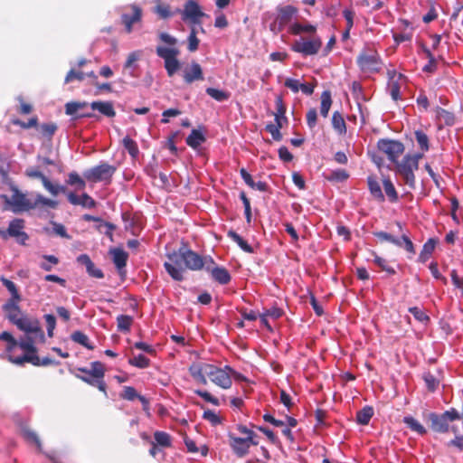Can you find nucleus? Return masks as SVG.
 Segmentation results:
<instances>
[{"mask_svg": "<svg viewBox=\"0 0 463 463\" xmlns=\"http://www.w3.org/2000/svg\"><path fill=\"white\" fill-rule=\"evenodd\" d=\"M378 153L385 155L392 163H397L398 158L404 152V145L398 141L388 138H382L377 142Z\"/></svg>", "mask_w": 463, "mask_h": 463, "instance_id": "9b49d317", "label": "nucleus"}, {"mask_svg": "<svg viewBox=\"0 0 463 463\" xmlns=\"http://www.w3.org/2000/svg\"><path fill=\"white\" fill-rule=\"evenodd\" d=\"M68 201L73 205H81L86 208H94L96 206L95 200L88 194L84 193L80 196L71 192L67 195Z\"/></svg>", "mask_w": 463, "mask_h": 463, "instance_id": "393cba45", "label": "nucleus"}, {"mask_svg": "<svg viewBox=\"0 0 463 463\" xmlns=\"http://www.w3.org/2000/svg\"><path fill=\"white\" fill-rule=\"evenodd\" d=\"M209 370L204 371L207 373V377L212 383L220 386L222 389H229L232 386V378L228 373V371H232L230 366H225L224 369L217 367L213 364H209Z\"/></svg>", "mask_w": 463, "mask_h": 463, "instance_id": "4468645a", "label": "nucleus"}, {"mask_svg": "<svg viewBox=\"0 0 463 463\" xmlns=\"http://www.w3.org/2000/svg\"><path fill=\"white\" fill-rule=\"evenodd\" d=\"M207 272L212 276V279L221 285H227L231 279V274L228 269L224 267L217 266L213 260V263L206 266Z\"/></svg>", "mask_w": 463, "mask_h": 463, "instance_id": "aec40b11", "label": "nucleus"}, {"mask_svg": "<svg viewBox=\"0 0 463 463\" xmlns=\"http://www.w3.org/2000/svg\"><path fill=\"white\" fill-rule=\"evenodd\" d=\"M298 10L293 5H285L278 9V16L276 23L279 25L281 30L291 19L298 14Z\"/></svg>", "mask_w": 463, "mask_h": 463, "instance_id": "b1692460", "label": "nucleus"}, {"mask_svg": "<svg viewBox=\"0 0 463 463\" xmlns=\"http://www.w3.org/2000/svg\"><path fill=\"white\" fill-rule=\"evenodd\" d=\"M203 142H205V137L198 129H193L190 135L186 137V144L192 148H197Z\"/></svg>", "mask_w": 463, "mask_h": 463, "instance_id": "473e14b6", "label": "nucleus"}, {"mask_svg": "<svg viewBox=\"0 0 463 463\" xmlns=\"http://www.w3.org/2000/svg\"><path fill=\"white\" fill-rule=\"evenodd\" d=\"M196 34H197L196 29L194 27H192L190 34L187 39V41H188L187 48H188L189 52H193L198 49L200 41L197 38Z\"/></svg>", "mask_w": 463, "mask_h": 463, "instance_id": "052dcab7", "label": "nucleus"}, {"mask_svg": "<svg viewBox=\"0 0 463 463\" xmlns=\"http://www.w3.org/2000/svg\"><path fill=\"white\" fill-rule=\"evenodd\" d=\"M209 364H193L189 368L190 374L198 383L205 385L207 383V373L204 371H208Z\"/></svg>", "mask_w": 463, "mask_h": 463, "instance_id": "cd10ccee", "label": "nucleus"}, {"mask_svg": "<svg viewBox=\"0 0 463 463\" xmlns=\"http://www.w3.org/2000/svg\"><path fill=\"white\" fill-rule=\"evenodd\" d=\"M155 440L156 444L162 447H170L171 446V437L168 433L164 431H156L154 435Z\"/></svg>", "mask_w": 463, "mask_h": 463, "instance_id": "6e6d98bb", "label": "nucleus"}, {"mask_svg": "<svg viewBox=\"0 0 463 463\" xmlns=\"http://www.w3.org/2000/svg\"><path fill=\"white\" fill-rule=\"evenodd\" d=\"M0 340L6 342L5 350L8 354H13L14 349L16 346H19L21 349L25 351V354L37 353V349L34 344L35 342H39V340L35 339L33 335H27L18 341L13 336L11 333L4 331L0 334Z\"/></svg>", "mask_w": 463, "mask_h": 463, "instance_id": "423d86ee", "label": "nucleus"}, {"mask_svg": "<svg viewBox=\"0 0 463 463\" xmlns=\"http://www.w3.org/2000/svg\"><path fill=\"white\" fill-rule=\"evenodd\" d=\"M437 244V241L433 238H430L422 247V250L419 255L418 260L421 263L426 262L431 254L433 253L435 247Z\"/></svg>", "mask_w": 463, "mask_h": 463, "instance_id": "7c9ffc66", "label": "nucleus"}, {"mask_svg": "<svg viewBox=\"0 0 463 463\" xmlns=\"http://www.w3.org/2000/svg\"><path fill=\"white\" fill-rule=\"evenodd\" d=\"M132 324L133 317L128 315H119L117 317V326L120 332H129Z\"/></svg>", "mask_w": 463, "mask_h": 463, "instance_id": "a19ab883", "label": "nucleus"}, {"mask_svg": "<svg viewBox=\"0 0 463 463\" xmlns=\"http://www.w3.org/2000/svg\"><path fill=\"white\" fill-rule=\"evenodd\" d=\"M436 116L438 119L442 120L448 126H452L455 123L454 114L442 108L436 109Z\"/></svg>", "mask_w": 463, "mask_h": 463, "instance_id": "49530a36", "label": "nucleus"}, {"mask_svg": "<svg viewBox=\"0 0 463 463\" xmlns=\"http://www.w3.org/2000/svg\"><path fill=\"white\" fill-rule=\"evenodd\" d=\"M332 105L331 93L328 90H325L321 94V106L320 114L322 117L326 118L328 116L330 108Z\"/></svg>", "mask_w": 463, "mask_h": 463, "instance_id": "4c0bfd02", "label": "nucleus"}, {"mask_svg": "<svg viewBox=\"0 0 463 463\" xmlns=\"http://www.w3.org/2000/svg\"><path fill=\"white\" fill-rule=\"evenodd\" d=\"M182 20L192 24H201L202 18L205 14L202 11L199 4L194 0H188L184 5V9L179 11Z\"/></svg>", "mask_w": 463, "mask_h": 463, "instance_id": "2eb2a0df", "label": "nucleus"}, {"mask_svg": "<svg viewBox=\"0 0 463 463\" xmlns=\"http://www.w3.org/2000/svg\"><path fill=\"white\" fill-rule=\"evenodd\" d=\"M20 330L26 333V335H33L34 338L39 342H44V332L41 327L38 319L30 318L26 315H23L14 324Z\"/></svg>", "mask_w": 463, "mask_h": 463, "instance_id": "ddd939ff", "label": "nucleus"}, {"mask_svg": "<svg viewBox=\"0 0 463 463\" xmlns=\"http://www.w3.org/2000/svg\"><path fill=\"white\" fill-rule=\"evenodd\" d=\"M132 13L123 14L121 15V22L125 25L126 32L130 33L133 30V24L141 21L142 10L136 5L130 6Z\"/></svg>", "mask_w": 463, "mask_h": 463, "instance_id": "4be33fe9", "label": "nucleus"}, {"mask_svg": "<svg viewBox=\"0 0 463 463\" xmlns=\"http://www.w3.org/2000/svg\"><path fill=\"white\" fill-rule=\"evenodd\" d=\"M396 165V172L402 177L403 182L411 189L416 187V177L414 171L418 169L417 162L415 159L410 158V154L404 156L402 160L394 163Z\"/></svg>", "mask_w": 463, "mask_h": 463, "instance_id": "1a4fd4ad", "label": "nucleus"}, {"mask_svg": "<svg viewBox=\"0 0 463 463\" xmlns=\"http://www.w3.org/2000/svg\"><path fill=\"white\" fill-rule=\"evenodd\" d=\"M206 93L217 101H224L230 98V93L215 88H207Z\"/></svg>", "mask_w": 463, "mask_h": 463, "instance_id": "864d4df0", "label": "nucleus"}, {"mask_svg": "<svg viewBox=\"0 0 463 463\" xmlns=\"http://www.w3.org/2000/svg\"><path fill=\"white\" fill-rule=\"evenodd\" d=\"M164 267L174 280H184V263L182 247L178 250L167 254V260L164 263Z\"/></svg>", "mask_w": 463, "mask_h": 463, "instance_id": "0eeeda50", "label": "nucleus"}, {"mask_svg": "<svg viewBox=\"0 0 463 463\" xmlns=\"http://www.w3.org/2000/svg\"><path fill=\"white\" fill-rule=\"evenodd\" d=\"M36 129L39 131L41 137L51 140L58 129V126L54 122H48L39 125Z\"/></svg>", "mask_w": 463, "mask_h": 463, "instance_id": "2f4dec72", "label": "nucleus"}, {"mask_svg": "<svg viewBox=\"0 0 463 463\" xmlns=\"http://www.w3.org/2000/svg\"><path fill=\"white\" fill-rule=\"evenodd\" d=\"M375 237H377L382 241H389L397 247H402V241L397 240L392 234L385 232H376L373 233Z\"/></svg>", "mask_w": 463, "mask_h": 463, "instance_id": "bf43d9fd", "label": "nucleus"}, {"mask_svg": "<svg viewBox=\"0 0 463 463\" xmlns=\"http://www.w3.org/2000/svg\"><path fill=\"white\" fill-rule=\"evenodd\" d=\"M227 235L234 242H236L243 251L247 253H253V248L236 232L231 230L228 232Z\"/></svg>", "mask_w": 463, "mask_h": 463, "instance_id": "72a5a7b5", "label": "nucleus"}, {"mask_svg": "<svg viewBox=\"0 0 463 463\" xmlns=\"http://www.w3.org/2000/svg\"><path fill=\"white\" fill-rule=\"evenodd\" d=\"M349 177V174L344 170V169H337L335 171H332L330 175L326 177L328 181H335V182H344L347 180Z\"/></svg>", "mask_w": 463, "mask_h": 463, "instance_id": "13d9d810", "label": "nucleus"}, {"mask_svg": "<svg viewBox=\"0 0 463 463\" xmlns=\"http://www.w3.org/2000/svg\"><path fill=\"white\" fill-rule=\"evenodd\" d=\"M116 171V166L108 163H100L96 166L87 169L83 173V176L92 183L104 182L106 184H110Z\"/></svg>", "mask_w": 463, "mask_h": 463, "instance_id": "6e6552de", "label": "nucleus"}, {"mask_svg": "<svg viewBox=\"0 0 463 463\" xmlns=\"http://www.w3.org/2000/svg\"><path fill=\"white\" fill-rule=\"evenodd\" d=\"M13 124L15 126H19L24 129H28L31 128H38V118L37 117L31 118L27 122H24L21 119H14Z\"/></svg>", "mask_w": 463, "mask_h": 463, "instance_id": "69168bd1", "label": "nucleus"}, {"mask_svg": "<svg viewBox=\"0 0 463 463\" xmlns=\"http://www.w3.org/2000/svg\"><path fill=\"white\" fill-rule=\"evenodd\" d=\"M122 144H123L125 149L128 152V154L133 158H136L137 156V155L139 153V149H138L137 144L135 140H133L128 136H127L123 138Z\"/></svg>", "mask_w": 463, "mask_h": 463, "instance_id": "de8ad7c7", "label": "nucleus"}, {"mask_svg": "<svg viewBox=\"0 0 463 463\" xmlns=\"http://www.w3.org/2000/svg\"><path fill=\"white\" fill-rule=\"evenodd\" d=\"M139 393L137 390L132 386H124L123 391L120 392L119 396L123 400H127L132 402L137 399Z\"/></svg>", "mask_w": 463, "mask_h": 463, "instance_id": "4d7b16f0", "label": "nucleus"}, {"mask_svg": "<svg viewBox=\"0 0 463 463\" xmlns=\"http://www.w3.org/2000/svg\"><path fill=\"white\" fill-rule=\"evenodd\" d=\"M332 125L335 131L340 135L345 134L346 125L342 114L338 111H335L332 115Z\"/></svg>", "mask_w": 463, "mask_h": 463, "instance_id": "c9c22d12", "label": "nucleus"}, {"mask_svg": "<svg viewBox=\"0 0 463 463\" xmlns=\"http://www.w3.org/2000/svg\"><path fill=\"white\" fill-rule=\"evenodd\" d=\"M374 256L373 262L383 271L387 272L389 275H394L396 273L395 269L391 267L387 261V260L379 257L375 252H373Z\"/></svg>", "mask_w": 463, "mask_h": 463, "instance_id": "3c124183", "label": "nucleus"}, {"mask_svg": "<svg viewBox=\"0 0 463 463\" xmlns=\"http://www.w3.org/2000/svg\"><path fill=\"white\" fill-rule=\"evenodd\" d=\"M159 39L170 46L165 47L159 45L156 47V52L158 57L165 61V68L167 75L172 77L176 73L181 66L180 61L177 59L180 52L175 47L177 43V40L167 33H160Z\"/></svg>", "mask_w": 463, "mask_h": 463, "instance_id": "f03ea898", "label": "nucleus"}, {"mask_svg": "<svg viewBox=\"0 0 463 463\" xmlns=\"http://www.w3.org/2000/svg\"><path fill=\"white\" fill-rule=\"evenodd\" d=\"M128 364L132 366L145 369L147 368L150 365V360L146 357L144 354H138L137 356H135L133 358H130L128 360Z\"/></svg>", "mask_w": 463, "mask_h": 463, "instance_id": "603ef678", "label": "nucleus"}, {"mask_svg": "<svg viewBox=\"0 0 463 463\" xmlns=\"http://www.w3.org/2000/svg\"><path fill=\"white\" fill-rule=\"evenodd\" d=\"M71 338L75 343L81 345L89 350L94 349V345L90 344L88 335L81 331L73 332L71 335Z\"/></svg>", "mask_w": 463, "mask_h": 463, "instance_id": "58836bf2", "label": "nucleus"}, {"mask_svg": "<svg viewBox=\"0 0 463 463\" xmlns=\"http://www.w3.org/2000/svg\"><path fill=\"white\" fill-rule=\"evenodd\" d=\"M367 184L372 196L379 202H383L385 198L382 192L380 183L376 180V178L374 176H368Z\"/></svg>", "mask_w": 463, "mask_h": 463, "instance_id": "c756f323", "label": "nucleus"}, {"mask_svg": "<svg viewBox=\"0 0 463 463\" xmlns=\"http://www.w3.org/2000/svg\"><path fill=\"white\" fill-rule=\"evenodd\" d=\"M89 106L86 101H71L65 104V113L74 119L80 118H93V112H84L83 109Z\"/></svg>", "mask_w": 463, "mask_h": 463, "instance_id": "6ab92c4d", "label": "nucleus"}, {"mask_svg": "<svg viewBox=\"0 0 463 463\" xmlns=\"http://www.w3.org/2000/svg\"><path fill=\"white\" fill-rule=\"evenodd\" d=\"M8 360L16 364L24 365L25 363H30L34 366L41 365V359L36 353H28L21 356H14V354H8Z\"/></svg>", "mask_w": 463, "mask_h": 463, "instance_id": "a878e982", "label": "nucleus"}, {"mask_svg": "<svg viewBox=\"0 0 463 463\" xmlns=\"http://www.w3.org/2000/svg\"><path fill=\"white\" fill-rule=\"evenodd\" d=\"M356 63L364 73H377L383 68L382 58L373 47H364L356 58Z\"/></svg>", "mask_w": 463, "mask_h": 463, "instance_id": "20e7f679", "label": "nucleus"}, {"mask_svg": "<svg viewBox=\"0 0 463 463\" xmlns=\"http://www.w3.org/2000/svg\"><path fill=\"white\" fill-rule=\"evenodd\" d=\"M403 422L406 424V426L411 429L412 431L420 434L424 435L426 434L427 430L423 427L422 424H420L416 419H414L411 416H406L403 418Z\"/></svg>", "mask_w": 463, "mask_h": 463, "instance_id": "e433bc0d", "label": "nucleus"}, {"mask_svg": "<svg viewBox=\"0 0 463 463\" xmlns=\"http://www.w3.org/2000/svg\"><path fill=\"white\" fill-rule=\"evenodd\" d=\"M275 102L276 112L274 113V116L276 124H268L266 126V130L271 135L274 140L280 141L282 139L280 128L283 126V122H287L288 120L285 116L287 109L284 104L282 96H277Z\"/></svg>", "mask_w": 463, "mask_h": 463, "instance_id": "9d476101", "label": "nucleus"}, {"mask_svg": "<svg viewBox=\"0 0 463 463\" xmlns=\"http://www.w3.org/2000/svg\"><path fill=\"white\" fill-rule=\"evenodd\" d=\"M422 379L429 392H433L438 389L439 385V380L430 372L423 373Z\"/></svg>", "mask_w": 463, "mask_h": 463, "instance_id": "ea45409f", "label": "nucleus"}, {"mask_svg": "<svg viewBox=\"0 0 463 463\" xmlns=\"http://www.w3.org/2000/svg\"><path fill=\"white\" fill-rule=\"evenodd\" d=\"M184 80L187 84H191L195 80H203L204 79L201 65L196 61H192L190 66L184 71Z\"/></svg>", "mask_w": 463, "mask_h": 463, "instance_id": "5701e85b", "label": "nucleus"}, {"mask_svg": "<svg viewBox=\"0 0 463 463\" xmlns=\"http://www.w3.org/2000/svg\"><path fill=\"white\" fill-rule=\"evenodd\" d=\"M384 192L391 203H396L399 199L398 193L389 177L383 180Z\"/></svg>", "mask_w": 463, "mask_h": 463, "instance_id": "f704fd0d", "label": "nucleus"}, {"mask_svg": "<svg viewBox=\"0 0 463 463\" xmlns=\"http://www.w3.org/2000/svg\"><path fill=\"white\" fill-rule=\"evenodd\" d=\"M24 228V221L23 219H14L10 222L7 230L5 231L6 232V238L8 236L14 237L18 243L24 245L29 237L27 233L23 231Z\"/></svg>", "mask_w": 463, "mask_h": 463, "instance_id": "a211bd4d", "label": "nucleus"}, {"mask_svg": "<svg viewBox=\"0 0 463 463\" xmlns=\"http://www.w3.org/2000/svg\"><path fill=\"white\" fill-rule=\"evenodd\" d=\"M96 228L100 233H104L110 241H113V232L117 228L115 224L101 220Z\"/></svg>", "mask_w": 463, "mask_h": 463, "instance_id": "09e8293b", "label": "nucleus"}, {"mask_svg": "<svg viewBox=\"0 0 463 463\" xmlns=\"http://www.w3.org/2000/svg\"><path fill=\"white\" fill-rule=\"evenodd\" d=\"M11 191L13 194L11 197L2 194L0 197L8 205L13 213L28 212L33 209H55L58 206V202L43 197L42 194H37L34 201H31L23 194L16 186L12 185Z\"/></svg>", "mask_w": 463, "mask_h": 463, "instance_id": "f257e3e1", "label": "nucleus"}, {"mask_svg": "<svg viewBox=\"0 0 463 463\" xmlns=\"http://www.w3.org/2000/svg\"><path fill=\"white\" fill-rule=\"evenodd\" d=\"M322 46V41L319 37H315L311 40L301 38L296 41L292 45V50L296 52L302 53L305 56L317 54Z\"/></svg>", "mask_w": 463, "mask_h": 463, "instance_id": "dca6fc26", "label": "nucleus"}, {"mask_svg": "<svg viewBox=\"0 0 463 463\" xmlns=\"http://www.w3.org/2000/svg\"><path fill=\"white\" fill-rule=\"evenodd\" d=\"M67 182L70 185H77L80 189H83L86 186L85 181L76 172L69 174Z\"/></svg>", "mask_w": 463, "mask_h": 463, "instance_id": "774afa93", "label": "nucleus"}, {"mask_svg": "<svg viewBox=\"0 0 463 463\" xmlns=\"http://www.w3.org/2000/svg\"><path fill=\"white\" fill-rule=\"evenodd\" d=\"M155 13L163 19L169 18L173 15V13L170 11V6L161 3L155 6Z\"/></svg>", "mask_w": 463, "mask_h": 463, "instance_id": "0e129e2a", "label": "nucleus"}, {"mask_svg": "<svg viewBox=\"0 0 463 463\" xmlns=\"http://www.w3.org/2000/svg\"><path fill=\"white\" fill-rule=\"evenodd\" d=\"M184 269L190 270H201L206 269V266L213 263V258L211 256L202 257L195 251L186 248L182 247Z\"/></svg>", "mask_w": 463, "mask_h": 463, "instance_id": "f8f14e48", "label": "nucleus"}, {"mask_svg": "<svg viewBox=\"0 0 463 463\" xmlns=\"http://www.w3.org/2000/svg\"><path fill=\"white\" fill-rule=\"evenodd\" d=\"M112 255L113 263L119 272L126 267L128 254L122 249H113L110 250Z\"/></svg>", "mask_w": 463, "mask_h": 463, "instance_id": "c85d7f7f", "label": "nucleus"}, {"mask_svg": "<svg viewBox=\"0 0 463 463\" xmlns=\"http://www.w3.org/2000/svg\"><path fill=\"white\" fill-rule=\"evenodd\" d=\"M0 281L11 293V298L9 299L22 300V297L17 289V287L13 281L5 278L4 276L0 278Z\"/></svg>", "mask_w": 463, "mask_h": 463, "instance_id": "79ce46f5", "label": "nucleus"}, {"mask_svg": "<svg viewBox=\"0 0 463 463\" xmlns=\"http://www.w3.org/2000/svg\"><path fill=\"white\" fill-rule=\"evenodd\" d=\"M20 302L21 300L8 299L2 307L5 317L14 325L24 315L19 306Z\"/></svg>", "mask_w": 463, "mask_h": 463, "instance_id": "412c9836", "label": "nucleus"}, {"mask_svg": "<svg viewBox=\"0 0 463 463\" xmlns=\"http://www.w3.org/2000/svg\"><path fill=\"white\" fill-rule=\"evenodd\" d=\"M84 77H85V74L82 71L71 69L67 73V75L64 79V83L68 84L73 80L82 81L84 80Z\"/></svg>", "mask_w": 463, "mask_h": 463, "instance_id": "e2e57ef3", "label": "nucleus"}, {"mask_svg": "<svg viewBox=\"0 0 463 463\" xmlns=\"http://www.w3.org/2000/svg\"><path fill=\"white\" fill-rule=\"evenodd\" d=\"M79 372L84 373V375H77L82 382L96 386L100 392L107 395V384L104 381L105 377V366L99 361L90 363V368L79 367Z\"/></svg>", "mask_w": 463, "mask_h": 463, "instance_id": "7ed1b4c3", "label": "nucleus"}, {"mask_svg": "<svg viewBox=\"0 0 463 463\" xmlns=\"http://www.w3.org/2000/svg\"><path fill=\"white\" fill-rule=\"evenodd\" d=\"M236 428L241 434L246 437L247 439H251V441L249 442L250 446L259 445L258 435L251 429H249L247 426L242 424L237 425Z\"/></svg>", "mask_w": 463, "mask_h": 463, "instance_id": "a18cd8bd", "label": "nucleus"}, {"mask_svg": "<svg viewBox=\"0 0 463 463\" xmlns=\"http://www.w3.org/2000/svg\"><path fill=\"white\" fill-rule=\"evenodd\" d=\"M461 415L458 410L451 408L444 411L443 413L438 414L431 412L429 414V420L430 421V429L434 432L447 433L451 430L449 426L450 422L460 420Z\"/></svg>", "mask_w": 463, "mask_h": 463, "instance_id": "39448f33", "label": "nucleus"}, {"mask_svg": "<svg viewBox=\"0 0 463 463\" xmlns=\"http://www.w3.org/2000/svg\"><path fill=\"white\" fill-rule=\"evenodd\" d=\"M409 312L413 316V317L422 323L427 324L430 321V317L426 314L424 309L419 307H411L409 308Z\"/></svg>", "mask_w": 463, "mask_h": 463, "instance_id": "8fccbe9b", "label": "nucleus"}, {"mask_svg": "<svg viewBox=\"0 0 463 463\" xmlns=\"http://www.w3.org/2000/svg\"><path fill=\"white\" fill-rule=\"evenodd\" d=\"M424 52L427 55V58L429 59V62L423 67V71L432 73L437 70V62L435 57L429 49H425Z\"/></svg>", "mask_w": 463, "mask_h": 463, "instance_id": "680f3d73", "label": "nucleus"}, {"mask_svg": "<svg viewBox=\"0 0 463 463\" xmlns=\"http://www.w3.org/2000/svg\"><path fill=\"white\" fill-rule=\"evenodd\" d=\"M227 437L228 444L236 457L241 458L249 454L250 449L251 447L249 442L251 441V439H247L246 437H237L232 432H229Z\"/></svg>", "mask_w": 463, "mask_h": 463, "instance_id": "f3484780", "label": "nucleus"}, {"mask_svg": "<svg viewBox=\"0 0 463 463\" xmlns=\"http://www.w3.org/2000/svg\"><path fill=\"white\" fill-rule=\"evenodd\" d=\"M90 107L92 110H98L100 114L108 118H114L116 115V111L111 101H92L90 104Z\"/></svg>", "mask_w": 463, "mask_h": 463, "instance_id": "bb28decb", "label": "nucleus"}, {"mask_svg": "<svg viewBox=\"0 0 463 463\" xmlns=\"http://www.w3.org/2000/svg\"><path fill=\"white\" fill-rule=\"evenodd\" d=\"M290 31L294 35L301 33H315L317 27L312 24H301L299 23H295L292 24Z\"/></svg>", "mask_w": 463, "mask_h": 463, "instance_id": "c03bdc74", "label": "nucleus"}, {"mask_svg": "<svg viewBox=\"0 0 463 463\" xmlns=\"http://www.w3.org/2000/svg\"><path fill=\"white\" fill-rule=\"evenodd\" d=\"M451 431L455 434V439L449 441L448 446H453L459 449H463V436L458 435V428L456 426H451Z\"/></svg>", "mask_w": 463, "mask_h": 463, "instance_id": "338daca9", "label": "nucleus"}, {"mask_svg": "<svg viewBox=\"0 0 463 463\" xmlns=\"http://www.w3.org/2000/svg\"><path fill=\"white\" fill-rule=\"evenodd\" d=\"M373 415V410L370 406H366L357 411L356 420L362 425H367Z\"/></svg>", "mask_w": 463, "mask_h": 463, "instance_id": "37998d69", "label": "nucleus"}, {"mask_svg": "<svg viewBox=\"0 0 463 463\" xmlns=\"http://www.w3.org/2000/svg\"><path fill=\"white\" fill-rule=\"evenodd\" d=\"M414 135L420 148L422 151H428L430 148L428 136L421 130H416Z\"/></svg>", "mask_w": 463, "mask_h": 463, "instance_id": "5fc2aeb1", "label": "nucleus"}]
</instances>
